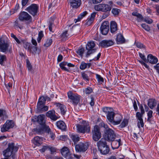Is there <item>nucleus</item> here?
Here are the masks:
<instances>
[{"label": "nucleus", "mask_w": 159, "mask_h": 159, "mask_svg": "<svg viewBox=\"0 0 159 159\" xmlns=\"http://www.w3.org/2000/svg\"><path fill=\"white\" fill-rule=\"evenodd\" d=\"M113 6V3L112 1L108 2V4H99L95 5L94 7L95 10L97 11H101L103 12L110 11Z\"/></svg>", "instance_id": "nucleus-1"}, {"label": "nucleus", "mask_w": 159, "mask_h": 159, "mask_svg": "<svg viewBox=\"0 0 159 159\" xmlns=\"http://www.w3.org/2000/svg\"><path fill=\"white\" fill-rule=\"evenodd\" d=\"M98 149L100 153L104 155H106L108 153L109 151V148L105 139L102 138L97 143Z\"/></svg>", "instance_id": "nucleus-2"}, {"label": "nucleus", "mask_w": 159, "mask_h": 159, "mask_svg": "<svg viewBox=\"0 0 159 159\" xmlns=\"http://www.w3.org/2000/svg\"><path fill=\"white\" fill-rule=\"evenodd\" d=\"M8 146V148L2 152L5 157H9L11 155L13 152H16L18 149V147L15 146L14 143H9Z\"/></svg>", "instance_id": "nucleus-3"}, {"label": "nucleus", "mask_w": 159, "mask_h": 159, "mask_svg": "<svg viewBox=\"0 0 159 159\" xmlns=\"http://www.w3.org/2000/svg\"><path fill=\"white\" fill-rule=\"evenodd\" d=\"M0 50L5 53H11L12 50V48L10 46L9 43L5 41L3 37H0Z\"/></svg>", "instance_id": "nucleus-4"}, {"label": "nucleus", "mask_w": 159, "mask_h": 159, "mask_svg": "<svg viewBox=\"0 0 159 159\" xmlns=\"http://www.w3.org/2000/svg\"><path fill=\"white\" fill-rule=\"evenodd\" d=\"M45 116L44 115H40L37 116H34L32 120L34 122H37L41 126H43V128H47V130L48 131L49 130V127L46 125Z\"/></svg>", "instance_id": "nucleus-5"}, {"label": "nucleus", "mask_w": 159, "mask_h": 159, "mask_svg": "<svg viewBox=\"0 0 159 159\" xmlns=\"http://www.w3.org/2000/svg\"><path fill=\"white\" fill-rule=\"evenodd\" d=\"M92 138L95 141H98L101 137V133L100 127L98 125H95L92 129Z\"/></svg>", "instance_id": "nucleus-6"}, {"label": "nucleus", "mask_w": 159, "mask_h": 159, "mask_svg": "<svg viewBox=\"0 0 159 159\" xmlns=\"http://www.w3.org/2000/svg\"><path fill=\"white\" fill-rule=\"evenodd\" d=\"M76 128L77 131L80 133H89L90 131V128L88 123L81 125L78 124L76 125Z\"/></svg>", "instance_id": "nucleus-7"}, {"label": "nucleus", "mask_w": 159, "mask_h": 159, "mask_svg": "<svg viewBox=\"0 0 159 159\" xmlns=\"http://www.w3.org/2000/svg\"><path fill=\"white\" fill-rule=\"evenodd\" d=\"M67 95L69 98L70 100V102L75 105H77L80 101V96L77 94L69 91L67 93Z\"/></svg>", "instance_id": "nucleus-8"}, {"label": "nucleus", "mask_w": 159, "mask_h": 159, "mask_svg": "<svg viewBox=\"0 0 159 159\" xmlns=\"http://www.w3.org/2000/svg\"><path fill=\"white\" fill-rule=\"evenodd\" d=\"M116 135L114 132L111 129H108L107 130L106 133L104 137V139L108 141H111L114 140Z\"/></svg>", "instance_id": "nucleus-9"}, {"label": "nucleus", "mask_w": 159, "mask_h": 159, "mask_svg": "<svg viewBox=\"0 0 159 159\" xmlns=\"http://www.w3.org/2000/svg\"><path fill=\"white\" fill-rule=\"evenodd\" d=\"M14 123L11 120H7L1 127V130L2 132H5L14 127Z\"/></svg>", "instance_id": "nucleus-10"}, {"label": "nucleus", "mask_w": 159, "mask_h": 159, "mask_svg": "<svg viewBox=\"0 0 159 159\" xmlns=\"http://www.w3.org/2000/svg\"><path fill=\"white\" fill-rule=\"evenodd\" d=\"M39 9L38 6L36 4H32L27 7L26 10L33 16L37 15Z\"/></svg>", "instance_id": "nucleus-11"}, {"label": "nucleus", "mask_w": 159, "mask_h": 159, "mask_svg": "<svg viewBox=\"0 0 159 159\" xmlns=\"http://www.w3.org/2000/svg\"><path fill=\"white\" fill-rule=\"evenodd\" d=\"M19 19L22 21H28L29 22H31L32 21L31 16L25 11H22L20 14Z\"/></svg>", "instance_id": "nucleus-12"}, {"label": "nucleus", "mask_w": 159, "mask_h": 159, "mask_svg": "<svg viewBox=\"0 0 159 159\" xmlns=\"http://www.w3.org/2000/svg\"><path fill=\"white\" fill-rule=\"evenodd\" d=\"M101 33L103 35H107L109 31V23L108 21H105L101 24L100 28Z\"/></svg>", "instance_id": "nucleus-13"}, {"label": "nucleus", "mask_w": 159, "mask_h": 159, "mask_svg": "<svg viewBox=\"0 0 159 159\" xmlns=\"http://www.w3.org/2000/svg\"><path fill=\"white\" fill-rule=\"evenodd\" d=\"M88 146L87 143L80 142L75 145L76 151L78 152H85L87 150Z\"/></svg>", "instance_id": "nucleus-14"}, {"label": "nucleus", "mask_w": 159, "mask_h": 159, "mask_svg": "<svg viewBox=\"0 0 159 159\" xmlns=\"http://www.w3.org/2000/svg\"><path fill=\"white\" fill-rule=\"evenodd\" d=\"M114 42L111 40H103L100 43V45L102 48H107L113 45Z\"/></svg>", "instance_id": "nucleus-15"}, {"label": "nucleus", "mask_w": 159, "mask_h": 159, "mask_svg": "<svg viewBox=\"0 0 159 159\" xmlns=\"http://www.w3.org/2000/svg\"><path fill=\"white\" fill-rule=\"evenodd\" d=\"M143 116L140 114V112H137L136 113V117L138 120L137 125L139 128H140L141 127H143L144 126V123L142 118Z\"/></svg>", "instance_id": "nucleus-16"}, {"label": "nucleus", "mask_w": 159, "mask_h": 159, "mask_svg": "<svg viewBox=\"0 0 159 159\" xmlns=\"http://www.w3.org/2000/svg\"><path fill=\"white\" fill-rule=\"evenodd\" d=\"M96 14V13L95 12L92 13L90 16H89L86 20L85 25L88 26L90 25L94 21Z\"/></svg>", "instance_id": "nucleus-17"}, {"label": "nucleus", "mask_w": 159, "mask_h": 159, "mask_svg": "<svg viewBox=\"0 0 159 159\" xmlns=\"http://www.w3.org/2000/svg\"><path fill=\"white\" fill-rule=\"evenodd\" d=\"M68 2L71 6L75 8H78L81 4V0H69Z\"/></svg>", "instance_id": "nucleus-18"}, {"label": "nucleus", "mask_w": 159, "mask_h": 159, "mask_svg": "<svg viewBox=\"0 0 159 159\" xmlns=\"http://www.w3.org/2000/svg\"><path fill=\"white\" fill-rule=\"evenodd\" d=\"M44 131L47 133H49L50 131V129L49 128V130L48 131L47 128H44L43 126H42L40 127H37L33 129V131L35 132L37 134H43Z\"/></svg>", "instance_id": "nucleus-19"}, {"label": "nucleus", "mask_w": 159, "mask_h": 159, "mask_svg": "<svg viewBox=\"0 0 159 159\" xmlns=\"http://www.w3.org/2000/svg\"><path fill=\"white\" fill-rule=\"evenodd\" d=\"M54 110L49 111L47 112L46 116L52 120H56L58 119V117L56 116Z\"/></svg>", "instance_id": "nucleus-20"}, {"label": "nucleus", "mask_w": 159, "mask_h": 159, "mask_svg": "<svg viewBox=\"0 0 159 159\" xmlns=\"http://www.w3.org/2000/svg\"><path fill=\"white\" fill-rule=\"evenodd\" d=\"M43 140V138L42 137L36 136L34 138V139L33 140V142L35 145L39 146L42 143Z\"/></svg>", "instance_id": "nucleus-21"}, {"label": "nucleus", "mask_w": 159, "mask_h": 159, "mask_svg": "<svg viewBox=\"0 0 159 159\" xmlns=\"http://www.w3.org/2000/svg\"><path fill=\"white\" fill-rule=\"evenodd\" d=\"M122 116L119 114H116L113 121H112L114 125H117L119 124L121 121Z\"/></svg>", "instance_id": "nucleus-22"}, {"label": "nucleus", "mask_w": 159, "mask_h": 159, "mask_svg": "<svg viewBox=\"0 0 159 159\" xmlns=\"http://www.w3.org/2000/svg\"><path fill=\"white\" fill-rule=\"evenodd\" d=\"M111 147L113 149L118 148L121 145V140L120 139L118 140H116L111 141Z\"/></svg>", "instance_id": "nucleus-23"}, {"label": "nucleus", "mask_w": 159, "mask_h": 159, "mask_svg": "<svg viewBox=\"0 0 159 159\" xmlns=\"http://www.w3.org/2000/svg\"><path fill=\"white\" fill-rule=\"evenodd\" d=\"M147 58L148 61L152 64H156L158 62L157 58L151 54L148 56Z\"/></svg>", "instance_id": "nucleus-24"}, {"label": "nucleus", "mask_w": 159, "mask_h": 159, "mask_svg": "<svg viewBox=\"0 0 159 159\" xmlns=\"http://www.w3.org/2000/svg\"><path fill=\"white\" fill-rule=\"evenodd\" d=\"M157 101L154 99H149L148 102V105L151 109H153L157 105Z\"/></svg>", "instance_id": "nucleus-25"}, {"label": "nucleus", "mask_w": 159, "mask_h": 159, "mask_svg": "<svg viewBox=\"0 0 159 159\" xmlns=\"http://www.w3.org/2000/svg\"><path fill=\"white\" fill-rule=\"evenodd\" d=\"M61 154L66 157L70 155L69 148L66 147H64L61 149Z\"/></svg>", "instance_id": "nucleus-26"}, {"label": "nucleus", "mask_w": 159, "mask_h": 159, "mask_svg": "<svg viewBox=\"0 0 159 159\" xmlns=\"http://www.w3.org/2000/svg\"><path fill=\"white\" fill-rule=\"evenodd\" d=\"M57 126L59 129L63 130L66 129V126L65 123L62 121H59L57 122Z\"/></svg>", "instance_id": "nucleus-27"}, {"label": "nucleus", "mask_w": 159, "mask_h": 159, "mask_svg": "<svg viewBox=\"0 0 159 159\" xmlns=\"http://www.w3.org/2000/svg\"><path fill=\"white\" fill-rule=\"evenodd\" d=\"M116 43L118 44L124 43L125 42V40L123 36L121 34H118L116 39Z\"/></svg>", "instance_id": "nucleus-28"}, {"label": "nucleus", "mask_w": 159, "mask_h": 159, "mask_svg": "<svg viewBox=\"0 0 159 159\" xmlns=\"http://www.w3.org/2000/svg\"><path fill=\"white\" fill-rule=\"evenodd\" d=\"M117 30V26L116 23L114 21L111 22L110 24V30L112 33L115 32Z\"/></svg>", "instance_id": "nucleus-29"}, {"label": "nucleus", "mask_w": 159, "mask_h": 159, "mask_svg": "<svg viewBox=\"0 0 159 159\" xmlns=\"http://www.w3.org/2000/svg\"><path fill=\"white\" fill-rule=\"evenodd\" d=\"M57 107H58L60 110L61 113L63 115H64L66 111V107L65 106L59 103L56 104Z\"/></svg>", "instance_id": "nucleus-30"}, {"label": "nucleus", "mask_w": 159, "mask_h": 159, "mask_svg": "<svg viewBox=\"0 0 159 159\" xmlns=\"http://www.w3.org/2000/svg\"><path fill=\"white\" fill-rule=\"evenodd\" d=\"M88 14V12L86 11H85L82 13H81L78 17L77 19H75L74 21L75 23H77V22L80 21L85 16Z\"/></svg>", "instance_id": "nucleus-31"}, {"label": "nucleus", "mask_w": 159, "mask_h": 159, "mask_svg": "<svg viewBox=\"0 0 159 159\" xmlns=\"http://www.w3.org/2000/svg\"><path fill=\"white\" fill-rule=\"evenodd\" d=\"M45 102L44 96L40 97L37 104V107L44 105L45 103Z\"/></svg>", "instance_id": "nucleus-32"}, {"label": "nucleus", "mask_w": 159, "mask_h": 159, "mask_svg": "<svg viewBox=\"0 0 159 159\" xmlns=\"http://www.w3.org/2000/svg\"><path fill=\"white\" fill-rule=\"evenodd\" d=\"M115 115V113L112 111H110L107 114V118L110 122H111L113 121Z\"/></svg>", "instance_id": "nucleus-33"}, {"label": "nucleus", "mask_w": 159, "mask_h": 159, "mask_svg": "<svg viewBox=\"0 0 159 159\" xmlns=\"http://www.w3.org/2000/svg\"><path fill=\"white\" fill-rule=\"evenodd\" d=\"M91 66V64L90 63H86L84 62H82L80 66V68L82 70H84L87 67L89 68Z\"/></svg>", "instance_id": "nucleus-34"}, {"label": "nucleus", "mask_w": 159, "mask_h": 159, "mask_svg": "<svg viewBox=\"0 0 159 159\" xmlns=\"http://www.w3.org/2000/svg\"><path fill=\"white\" fill-rule=\"evenodd\" d=\"M0 117H2V119L4 120L7 117L6 111L3 109H0Z\"/></svg>", "instance_id": "nucleus-35"}, {"label": "nucleus", "mask_w": 159, "mask_h": 159, "mask_svg": "<svg viewBox=\"0 0 159 159\" xmlns=\"http://www.w3.org/2000/svg\"><path fill=\"white\" fill-rule=\"evenodd\" d=\"M86 48L88 50L86 56L87 57H88L90 54L95 52L96 51V49H90L88 48L87 47H86Z\"/></svg>", "instance_id": "nucleus-36"}, {"label": "nucleus", "mask_w": 159, "mask_h": 159, "mask_svg": "<svg viewBox=\"0 0 159 159\" xmlns=\"http://www.w3.org/2000/svg\"><path fill=\"white\" fill-rule=\"evenodd\" d=\"M71 138L75 143H76L80 140V138L77 135L72 134L71 136Z\"/></svg>", "instance_id": "nucleus-37"}, {"label": "nucleus", "mask_w": 159, "mask_h": 159, "mask_svg": "<svg viewBox=\"0 0 159 159\" xmlns=\"http://www.w3.org/2000/svg\"><path fill=\"white\" fill-rule=\"evenodd\" d=\"M67 32V30H66L61 34V37L62 40L65 41L69 35Z\"/></svg>", "instance_id": "nucleus-38"}, {"label": "nucleus", "mask_w": 159, "mask_h": 159, "mask_svg": "<svg viewBox=\"0 0 159 159\" xmlns=\"http://www.w3.org/2000/svg\"><path fill=\"white\" fill-rule=\"evenodd\" d=\"M52 42V39H48L44 44V46L46 47H48L51 45Z\"/></svg>", "instance_id": "nucleus-39"}, {"label": "nucleus", "mask_w": 159, "mask_h": 159, "mask_svg": "<svg viewBox=\"0 0 159 159\" xmlns=\"http://www.w3.org/2000/svg\"><path fill=\"white\" fill-rule=\"evenodd\" d=\"M39 111H45L48 110V107L47 106L43 105L37 107Z\"/></svg>", "instance_id": "nucleus-40"}, {"label": "nucleus", "mask_w": 159, "mask_h": 159, "mask_svg": "<svg viewBox=\"0 0 159 159\" xmlns=\"http://www.w3.org/2000/svg\"><path fill=\"white\" fill-rule=\"evenodd\" d=\"M95 46V44L94 41H90L88 43L86 47L90 49H93Z\"/></svg>", "instance_id": "nucleus-41"}, {"label": "nucleus", "mask_w": 159, "mask_h": 159, "mask_svg": "<svg viewBox=\"0 0 159 159\" xmlns=\"http://www.w3.org/2000/svg\"><path fill=\"white\" fill-rule=\"evenodd\" d=\"M128 123V120L126 119H124L121 124L120 125V127L121 128H123L127 126Z\"/></svg>", "instance_id": "nucleus-42"}, {"label": "nucleus", "mask_w": 159, "mask_h": 159, "mask_svg": "<svg viewBox=\"0 0 159 159\" xmlns=\"http://www.w3.org/2000/svg\"><path fill=\"white\" fill-rule=\"evenodd\" d=\"M81 76L83 80L86 81H89V78L87 75L84 72H81Z\"/></svg>", "instance_id": "nucleus-43"}, {"label": "nucleus", "mask_w": 159, "mask_h": 159, "mask_svg": "<svg viewBox=\"0 0 159 159\" xmlns=\"http://www.w3.org/2000/svg\"><path fill=\"white\" fill-rule=\"evenodd\" d=\"M93 92V89L90 87H88L85 90L84 93L86 94H89Z\"/></svg>", "instance_id": "nucleus-44"}, {"label": "nucleus", "mask_w": 159, "mask_h": 159, "mask_svg": "<svg viewBox=\"0 0 159 159\" xmlns=\"http://www.w3.org/2000/svg\"><path fill=\"white\" fill-rule=\"evenodd\" d=\"M120 11V9L116 8H113L112 9L111 12L115 16L118 15Z\"/></svg>", "instance_id": "nucleus-45"}, {"label": "nucleus", "mask_w": 159, "mask_h": 159, "mask_svg": "<svg viewBox=\"0 0 159 159\" xmlns=\"http://www.w3.org/2000/svg\"><path fill=\"white\" fill-rule=\"evenodd\" d=\"M23 45V47L26 49H30V44L29 43L25 41L24 40H23L22 42V44Z\"/></svg>", "instance_id": "nucleus-46"}, {"label": "nucleus", "mask_w": 159, "mask_h": 159, "mask_svg": "<svg viewBox=\"0 0 159 159\" xmlns=\"http://www.w3.org/2000/svg\"><path fill=\"white\" fill-rule=\"evenodd\" d=\"M43 36V32L42 31H40L38 34V37L37 39L38 42L39 43L40 42Z\"/></svg>", "instance_id": "nucleus-47"}, {"label": "nucleus", "mask_w": 159, "mask_h": 159, "mask_svg": "<svg viewBox=\"0 0 159 159\" xmlns=\"http://www.w3.org/2000/svg\"><path fill=\"white\" fill-rule=\"evenodd\" d=\"M95 96L93 95H91L90 96V98L91 99V101L89 102V104L92 106H94V105L95 100L94 99Z\"/></svg>", "instance_id": "nucleus-48"}, {"label": "nucleus", "mask_w": 159, "mask_h": 159, "mask_svg": "<svg viewBox=\"0 0 159 159\" xmlns=\"http://www.w3.org/2000/svg\"><path fill=\"white\" fill-rule=\"evenodd\" d=\"M84 52V49L83 48L79 49L77 51V53L81 57H82L83 54Z\"/></svg>", "instance_id": "nucleus-49"}, {"label": "nucleus", "mask_w": 159, "mask_h": 159, "mask_svg": "<svg viewBox=\"0 0 159 159\" xmlns=\"http://www.w3.org/2000/svg\"><path fill=\"white\" fill-rule=\"evenodd\" d=\"M141 26L145 30L147 31H149L150 30V27L148 25L146 24H142L141 25Z\"/></svg>", "instance_id": "nucleus-50"}, {"label": "nucleus", "mask_w": 159, "mask_h": 159, "mask_svg": "<svg viewBox=\"0 0 159 159\" xmlns=\"http://www.w3.org/2000/svg\"><path fill=\"white\" fill-rule=\"evenodd\" d=\"M96 78L98 80V82L102 83L104 82V79L101 75L98 74H96Z\"/></svg>", "instance_id": "nucleus-51"}, {"label": "nucleus", "mask_w": 159, "mask_h": 159, "mask_svg": "<svg viewBox=\"0 0 159 159\" xmlns=\"http://www.w3.org/2000/svg\"><path fill=\"white\" fill-rule=\"evenodd\" d=\"M49 29L50 31L53 32L52 27H53V21L52 20L49 22L48 23Z\"/></svg>", "instance_id": "nucleus-52"}, {"label": "nucleus", "mask_w": 159, "mask_h": 159, "mask_svg": "<svg viewBox=\"0 0 159 159\" xmlns=\"http://www.w3.org/2000/svg\"><path fill=\"white\" fill-rule=\"evenodd\" d=\"M136 46L139 48L141 49V48H144L145 49V46L143 44L140 43V42H137L136 43Z\"/></svg>", "instance_id": "nucleus-53"}, {"label": "nucleus", "mask_w": 159, "mask_h": 159, "mask_svg": "<svg viewBox=\"0 0 159 159\" xmlns=\"http://www.w3.org/2000/svg\"><path fill=\"white\" fill-rule=\"evenodd\" d=\"M6 59V57L5 55L0 56V64L1 65L3 64V62Z\"/></svg>", "instance_id": "nucleus-54"}, {"label": "nucleus", "mask_w": 159, "mask_h": 159, "mask_svg": "<svg viewBox=\"0 0 159 159\" xmlns=\"http://www.w3.org/2000/svg\"><path fill=\"white\" fill-rule=\"evenodd\" d=\"M111 108L108 107H105L103 108L102 109V111L106 113H107L108 114L109 112H110L111 111H111Z\"/></svg>", "instance_id": "nucleus-55"}, {"label": "nucleus", "mask_w": 159, "mask_h": 159, "mask_svg": "<svg viewBox=\"0 0 159 159\" xmlns=\"http://www.w3.org/2000/svg\"><path fill=\"white\" fill-rule=\"evenodd\" d=\"M153 113V111L152 110H150L148 111V120H150V119L152 118V115Z\"/></svg>", "instance_id": "nucleus-56"}, {"label": "nucleus", "mask_w": 159, "mask_h": 159, "mask_svg": "<svg viewBox=\"0 0 159 159\" xmlns=\"http://www.w3.org/2000/svg\"><path fill=\"white\" fill-rule=\"evenodd\" d=\"M49 146H43L42 148L41 149L39 150L42 152H44L46 150H48Z\"/></svg>", "instance_id": "nucleus-57"}, {"label": "nucleus", "mask_w": 159, "mask_h": 159, "mask_svg": "<svg viewBox=\"0 0 159 159\" xmlns=\"http://www.w3.org/2000/svg\"><path fill=\"white\" fill-rule=\"evenodd\" d=\"M48 150L51 152V154L54 153L56 151V149L54 147L49 146Z\"/></svg>", "instance_id": "nucleus-58"}, {"label": "nucleus", "mask_w": 159, "mask_h": 159, "mask_svg": "<svg viewBox=\"0 0 159 159\" xmlns=\"http://www.w3.org/2000/svg\"><path fill=\"white\" fill-rule=\"evenodd\" d=\"M139 54L140 57L143 60V61H144V62H146L147 61V60L144 54H143L139 52Z\"/></svg>", "instance_id": "nucleus-59"}, {"label": "nucleus", "mask_w": 159, "mask_h": 159, "mask_svg": "<svg viewBox=\"0 0 159 159\" xmlns=\"http://www.w3.org/2000/svg\"><path fill=\"white\" fill-rule=\"evenodd\" d=\"M144 21L148 24H151L152 22V20L149 18H145L144 19Z\"/></svg>", "instance_id": "nucleus-60"}, {"label": "nucleus", "mask_w": 159, "mask_h": 159, "mask_svg": "<svg viewBox=\"0 0 159 159\" xmlns=\"http://www.w3.org/2000/svg\"><path fill=\"white\" fill-rule=\"evenodd\" d=\"M26 64L28 70H31L32 69V66L28 60H26Z\"/></svg>", "instance_id": "nucleus-61"}, {"label": "nucleus", "mask_w": 159, "mask_h": 159, "mask_svg": "<svg viewBox=\"0 0 159 159\" xmlns=\"http://www.w3.org/2000/svg\"><path fill=\"white\" fill-rule=\"evenodd\" d=\"M48 133H49L50 137L52 139V140H53L55 138V134L51 132L50 131Z\"/></svg>", "instance_id": "nucleus-62"}, {"label": "nucleus", "mask_w": 159, "mask_h": 159, "mask_svg": "<svg viewBox=\"0 0 159 159\" xmlns=\"http://www.w3.org/2000/svg\"><path fill=\"white\" fill-rule=\"evenodd\" d=\"M14 40L16 41L17 43L19 44H22V42L23 41V40L21 39H19L17 38H16Z\"/></svg>", "instance_id": "nucleus-63"}, {"label": "nucleus", "mask_w": 159, "mask_h": 159, "mask_svg": "<svg viewBox=\"0 0 159 159\" xmlns=\"http://www.w3.org/2000/svg\"><path fill=\"white\" fill-rule=\"evenodd\" d=\"M154 67L157 70V72L159 74V63H157L154 66Z\"/></svg>", "instance_id": "nucleus-64"}]
</instances>
